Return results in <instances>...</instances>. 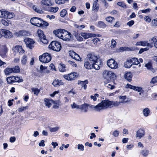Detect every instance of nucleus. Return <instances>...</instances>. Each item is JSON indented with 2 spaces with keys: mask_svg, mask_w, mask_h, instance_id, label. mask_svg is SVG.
Returning <instances> with one entry per match:
<instances>
[{
  "mask_svg": "<svg viewBox=\"0 0 157 157\" xmlns=\"http://www.w3.org/2000/svg\"><path fill=\"white\" fill-rule=\"evenodd\" d=\"M76 75V73H71L67 75H63V78L65 79L68 81H72L74 80Z\"/></svg>",
  "mask_w": 157,
  "mask_h": 157,
  "instance_id": "nucleus-14",
  "label": "nucleus"
},
{
  "mask_svg": "<svg viewBox=\"0 0 157 157\" xmlns=\"http://www.w3.org/2000/svg\"><path fill=\"white\" fill-rule=\"evenodd\" d=\"M88 60L94 65V68L96 70H99L101 63V61L99 56L94 54L90 53L87 55L86 58Z\"/></svg>",
  "mask_w": 157,
  "mask_h": 157,
  "instance_id": "nucleus-1",
  "label": "nucleus"
},
{
  "mask_svg": "<svg viewBox=\"0 0 157 157\" xmlns=\"http://www.w3.org/2000/svg\"><path fill=\"white\" fill-rule=\"evenodd\" d=\"M106 87L110 90H113L115 88V86L112 85L110 84H108L106 86Z\"/></svg>",
  "mask_w": 157,
  "mask_h": 157,
  "instance_id": "nucleus-63",
  "label": "nucleus"
},
{
  "mask_svg": "<svg viewBox=\"0 0 157 157\" xmlns=\"http://www.w3.org/2000/svg\"><path fill=\"white\" fill-rule=\"evenodd\" d=\"M41 19L37 17H33L30 21L32 25L38 27H40V25L41 24Z\"/></svg>",
  "mask_w": 157,
  "mask_h": 157,
  "instance_id": "nucleus-10",
  "label": "nucleus"
},
{
  "mask_svg": "<svg viewBox=\"0 0 157 157\" xmlns=\"http://www.w3.org/2000/svg\"><path fill=\"white\" fill-rule=\"evenodd\" d=\"M28 108L27 106H25V107L21 106L18 109V111L19 112H21L23 110L26 109Z\"/></svg>",
  "mask_w": 157,
  "mask_h": 157,
  "instance_id": "nucleus-64",
  "label": "nucleus"
},
{
  "mask_svg": "<svg viewBox=\"0 0 157 157\" xmlns=\"http://www.w3.org/2000/svg\"><path fill=\"white\" fill-rule=\"evenodd\" d=\"M44 102L45 106L48 108H50L52 105V103H55V101L51 99L48 98H45L44 99Z\"/></svg>",
  "mask_w": 157,
  "mask_h": 157,
  "instance_id": "nucleus-24",
  "label": "nucleus"
},
{
  "mask_svg": "<svg viewBox=\"0 0 157 157\" xmlns=\"http://www.w3.org/2000/svg\"><path fill=\"white\" fill-rule=\"evenodd\" d=\"M77 148L78 150L81 151H82L84 150V146L82 144H78L77 145Z\"/></svg>",
  "mask_w": 157,
  "mask_h": 157,
  "instance_id": "nucleus-57",
  "label": "nucleus"
},
{
  "mask_svg": "<svg viewBox=\"0 0 157 157\" xmlns=\"http://www.w3.org/2000/svg\"><path fill=\"white\" fill-rule=\"evenodd\" d=\"M71 38V33L68 31L64 30L60 38L64 41H70Z\"/></svg>",
  "mask_w": 157,
  "mask_h": 157,
  "instance_id": "nucleus-9",
  "label": "nucleus"
},
{
  "mask_svg": "<svg viewBox=\"0 0 157 157\" xmlns=\"http://www.w3.org/2000/svg\"><path fill=\"white\" fill-rule=\"evenodd\" d=\"M84 66L86 69H91L92 68H94V65L88 60L86 58L84 63Z\"/></svg>",
  "mask_w": 157,
  "mask_h": 157,
  "instance_id": "nucleus-20",
  "label": "nucleus"
},
{
  "mask_svg": "<svg viewBox=\"0 0 157 157\" xmlns=\"http://www.w3.org/2000/svg\"><path fill=\"white\" fill-rule=\"evenodd\" d=\"M140 154L143 157H146L149 154V151L148 150L143 149L141 150Z\"/></svg>",
  "mask_w": 157,
  "mask_h": 157,
  "instance_id": "nucleus-33",
  "label": "nucleus"
},
{
  "mask_svg": "<svg viewBox=\"0 0 157 157\" xmlns=\"http://www.w3.org/2000/svg\"><path fill=\"white\" fill-rule=\"evenodd\" d=\"M74 26L75 28H76L78 29L79 30H81L82 29H84L85 27V25H78L77 24H75L74 25Z\"/></svg>",
  "mask_w": 157,
  "mask_h": 157,
  "instance_id": "nucleus-51",
  "label": "nucleus"
},
{
  "mask_svg": "<svg viewBox=\"0 0 157 157\" xmlns=\"http://www.w3.org/2000/svg\"><path fill=\"white\" fill-rule=\"evenodd\" d=\"M40 61L44 63H48L51 59V57L50 55L47 53H44L41 56L39 57Z\"/></svg>",
  "mask_w": 157,
  "mask_h": 157,
  "instance_id": "nucleus-4",
  "label": "nucleus"
},
{
  "mask_svg": "<svg viewBox=\"0 0 157 157\" xmlns=\"http://www.w3.org/2000/svg\"><path fill=\"white\" fill-rule=\"evenodd\" d=\"M56 3L59 5L63 4L65 2L64 0H55Z\"/></svg>",
  "mask_w": 157,
  "mask_h": 157,
  "instance_id": "nucleus-52",
  "label": "nucleus"
},
{
  "mask_svg": "<svg viewBox=\"0 0 157 157\" xmlns=\"http://www.w3.org/2000/svg\"><path fill=\"white\" fill-rule=\"evenodd\" d=\"M47 69V67H44L42 65H41L40 67V72L41 73H43L44 72L45 70H46Z\"/></svg>",
  "mask_w": 157,
  "mask_h": 157,
  "instance_id": "nucleus-62",
  "label": "nucleus"
},
{
  "mask_svg": "<svg viewBox=\"0 0 157 157\" xmlns=\"http://www.w3.org/2000/svg\"><path fill=\"white\" fill-rule=\"evenodd\" d=\"M117 5L122 8H126L127 6L123 2H119L117 3Z\"/></svg>",
  "mask_w": 157,
  "mask_h": 157,
  "instance_id": "nucleus-48",
  "label": "nucleus"
},
{
  "mask_svg": "<svg viewBox=\"0 0 157 157\" xmlns=\"http://www.w3.org/2000/svg\"><path fill=\"white\" fill-rule=\"evenodd\" d=\"M29 58L27 55H23L21 59V64L22 66H27L29 62Z\"/></svg>",
  "mask_w": 157,
  "mask_h": 157,
  "instance_id": "nucleus-16",
  "label": "nucleus"
},
{
  "mask_svg": "<svg viewBox=\"0 0 157 157\" xmlns=\"http://www.w3.org/2000/svg\"><path fill=\"white\" fill-rule=\"evenodd\" d=\"M49 48L54 51L59 52L61 48V45L58 42L52 41L49 45Z\"/></svg>",
  "mask_w": 157,
  "mask_h": 157,
  "instance_id": "nucleus-3",
  "label": "nucleus"
},
{
  "mask_svg": "<svg viewBox=\"0 0 157 157\" xmlns=\"http://www.w3.org/2000/svg\"><path fill=\"white\" fill-rule=\"evenodd\" d=\"M24 41L27 47L30 49L34 47L35 42L32 39L29 38H26Z\"/></svg>",
  "mask_w": 157,
  "mask_h": 157,
  "instance_id": "nucleus-12",
  "label": "nucleus"
},
{
  "mask_svg": "<svg viewBox=\"0 0 157 157\" xmlns=\"http://www.w3.org/2000/svg\"><path fill=\"white\" fill-rule=\"evenodd\" d=\"M110 101L109 100L102 101L100 103L96 106L92 105L91 107L94 108L96 111H100L102 109H105L107 108L111 107Z\"/></svg>",
  "mask_w": 157,
  "mask_h": 157,
  "instance_id": "nucleus-2",
  "label": "nucleus"
},
{
  "mask_svg": "<svg viewBox=\"0 0 157 157\" xmlns=\"http://www.w3.org/2000/svg\"><path fill=\"white\" fill-rule=\"evenodd\" d=\"M12 71L13 70H12V68L7 67L5 69L4 72L6 75H8L11 73H13Z\"/></svg>",
  "mask_w": 157,
  "mask_h": 157,
  "instance_id": "nucleus-37",
  "label": "nucleus"
},
{
  "mask_svg": "<svg viewBox=\"0 0 157 157\" xmlns=\"http://www.w3.org/2000/svg\"><path fill=\"white\" fill-rule=\"evenodd\" d=\"M33 9L36 12L40 13H43V11L42 10H40L38 9V8H37V7H36L35 6H33Z\"/></svg>",
  "mask_w": 157,
  "mask_h": 157,
  "instance_id": "nucleus-61",
  "label": "nucleus"
},
{
  "mask_svg": "<svg viewBox=\"0 0 157 157\" xmlns=\"http://www.w3.org/2000/svg\"><path fill=\"white\" fill-rule=\"evenodd\" d=\"M118 98L120 100L119 102L120 104H125L130 101L129 99L127 98L126 96H119Z\"/></svg>",
  "mask_w": 157,
  "mask_h": 157,
  "instance_id": "nucleus-23",
  "label": "nucleus"
},
{
  "mask_svg": "<svg viewBox=\"0 0 157 157\" xmlns=\"http://www.w3.org/2000/svg\"><path fill=\"white\" fill-rule=\"evenodd\" d=\"M132 65V64L130 59H128L124 63V67L126 68H129Z\"/></svg>",
  "mask_w": 157,
  "mask_h": 157,
  "instance_id": "nucleus-31",
  "label": "nucleus"
},
{
  "mask_svg": "<svg viewBox=\"0 0 157 157\" xmlns=\"http://www.w3.org/2000/svg\"><path fill=\"white\" fill-rule=\"evenodd\" d=\"M88 105L85 103L80 105L79 109L82 112L86 113L88 111Z\"/></svg>",
  "mask_w": 157,
  "mask_h": 157,
  "instance_id": "nucleus-26",
  "label": "nucleus"
},
{
  "mask_svg": "<svg viewBox=\"0 0 157 157\" xmlns=\"http://www.w3.org/2000/svg\"><path fill=\"white\" fill-rule=\"evenodd\" d=\"M67 13V11L65 9H63L60 12V14L61 17H64Z\"/></svg>",
  "mask_w": 157,
  "mask_h": 157,
  "instance_id": "nucleus-50",
  "label": "nucleus"
},
{
  "mask_svg": "<svg viewBox=\"0 0 157 157\" xmlns=\"http://www.w3.org/2000/svg\"><path fill=\"white\" fill-rule=\"evenodd\" d=\"M126 88L133 90L140 93H142L144 92V90L142 87L132 86L129 84H127L126 85Z\"/></svg>",
  "mask_w": 157,
  "mask_h": 157,
  "instance_id": "nucleus-15",
  "label": "nucleus"
},
{
  "mask_svg": "<svg viewBox=\"0 0 157 157\" xmlns=\"http://www.w3.org/2000/svg\"><path fill=\"white\" fill-rule=\"evenodd\" d=\"M145 67H146L147 68L152 71L153 72L154 71V69L152 67V64L150 62H148L147 63L145 64Z\"/></svg>",
  "mask_w": 157,
  "mask_h": 157,
  "instance_id": "nucleus-42",
  "label": "nucleus"
},
{
  "mask_svg": "<svg viewBox=\"0 0 157 157\" xmlns=\"http://www.w3.org/2000/svg\"><path fill=\"white\" fill-rule=\"evenodd\" d=\"M157 82V76L152 78L150 82V83L154 84Z\"/></svg>",
  "mask_w": 157,
  "mask_h": 157,
  "instance_id": "nucleus-60",
  "label": "nucleus"
},
{
  "mask_svg": "<svg viewBox=\"0 0 157 157\" xmlns=\"http://www.w3.org/2000/svg\"><path fill=\"white\" fill-rule=\"evenodd\" d=\"M59 10V8L57 7H51L50 8L49 11L51 12L55 13L56 12Z\"/></svg>",
  "mask_w": 157,
  "mask_h": 157,
  "instance_id": "nucleus-46",
  "label": "nucleus"
},
{
  "mask_svg": "<svg viewBox=\"0 0 157 157\" xmlns=\"http://www.w3.org/2000/svg\"><path fill=\"white\" fill-rule=\"evenodd\" d=\"M68 62L71 65L72 67H77V64H76L75 62L73 61H71L70 60H68Z\"/></svg>",
  "mask_w": 157,
  "mask_h": 157,
  "instance_id": "nucleus-53",
  "label": "nucleus"
},
{
  "mask_svg": "<svg viewBox=\"0 0 157 157\" xmlns=\"http://www.w3.org/2000/svg\"><path fill=\"white\" fill-rule=\"evenodd\" d=\"M98 0H94L93 6V9L96 11H98L99 7L98 3Z\"/></svg>",
  "mask_w": 157,
  "mask_h": 157,
  "instance_id": "nucleus-34",
  "label": "nucleus"
},
{
  "mask_svg": "<svg viewBox=\"0 0 157 157\" xmlns=\"http://www.w3.org/2000/svg\"><path fill=\"white\" fill-rule=\"evenodd\" d=\"M32 90L34 92V94L36 95H37L40 91V89L36 88H32Z\"/></svg>",
  "mask_w": 157,
  "mask_h": 157,
  "instance_id": "nucleus-49",
  "label": "nucleus"
},
{
  "mask_svg": "<svg viewBox=\"0 0 157 157\" xmlns=\"http://www.w3.org/2000/svg\"><path fill=\"white\" fill-rule=\"evenodd\" d=\"M98 26L101 28H104L106 27V25L103 22L100 21L98 22Z\"/></svg>",
  "mask_w": 157,
  "mask_h": 157,
  "instance_id": "nucleus-45",
  "label": "nucleus"
},
{
  "mask_svg": "<svg viewBox=\"0 0 157 157\" xmlns=\"http://www.w3.org/2000/svg\"><path fill=\"white\" fill-rule=\"evenodd\" d=\"M107 64L108 66L112 69H115L118 67L117 63L113 59H109L107 61Z\"/></svg>",
  "mask_w": 157,
  "mask_h": 157,
  "instance_id": "nucleus-7",
  "label": "nucleus"
},
{
  "mask_svg": "<svg viewBox=\"0 0 157 157\" xmlns=\"http://www.w3.org/2000/svg\"><path fill=\"white\" fill-rule=\"evenodd\" d=\"M6 10L4 9L0 10V17L6 18Z\"/></svg>",
  "mask_w": 157,
  "mask_h": 157,
  "instance_id": "nucleus-40",
  "label": "nucleus"
},
{
  "mask_svg": "<svg viewBox=\"0 0 157 157\" xmlns=\"http://www.w3.org/2000/svg\"><path fill=\"white\" fill-rule=\"evenodd\" d=\"M80 34L85 39H87L92 37H95L96 36V35L95 34L85 32H82Z\"/></svg>",
  "mask_w": 157,
  "mask_h": 157,
  "instance_id": "nucleus-21",
  "label": "nucleus"
},
{
  "mask_svg": "<svg viewBox=\"0 0 157 157\" xmlns=\"http://www.w3.org/2000/svg\"><path fill=\"white\" fill-rule=\"evenodd\" d=\"M0 23L4 25L5 26H7L9 25L8 23L4 19H2L0 21Z\"/></svg>",
  "mask_w": 157,
  "mask_h": 157,
  "instance_id": "nucleus-54",
  "label": "nucleus"
},
{
  "mask_svg": "<svg viewBox=\"0 0 157 157\" xmlns=\"http://www.w3.org/2000/svg\"><path fill=\"white\" fill-rule=\"evenodd\" d=\"M66 67L65 65L62 63H60L58 67L59 70L62 72H64L66 71Z\"/></svg>",
  "mask_w": 157,
  "mask_h": 157,
  "instance_id": "nucleus-36",
  "label": "nucleus"
},
{
  "mask_svg": "<svg viewBox=\"0 0 157 157\" xmlns=\"http://www.w3.org/2000/svg\"><path fill=\"white\" fill-rule=\"evenodd\" d=\"M13 73H17L20 71V69L18 66H16L12 68Z\"/></svg>",
  "mask_w": 157,
  "mask_h": 157,
  "instance_id": "nucleus-43",
  "label": "nucleus"
},
{
  "mask_svg": "<svg viewBox=\"0 0 157 157\" xmlns=\"http://www.w3.org/2000/svg\"><path fill=\"white\" fill-rule=\"evenodd\" d=\"M6 80L8 83L9 84L15 82H20L23 81V80L22 78H20L19 77L16 76L9 77L6 78Z\"/></svg>",
  "mask_w": 157,
  "mask_h": 157,
  "instance_id": "nucleus-6",
  "label": "nucleus"
},
{
  "mask_svg": "<svg viewBox=\"0 0 157 157\" xmlns=\"http://www.w3.org/2000/svg\"><path fill=\"white\" fill-rule=\"evenodd\" d=\"M130 59L132 65H137L139 63V61L138 60V59L136 58H132Z\"/></svg>",
  "mask_w": 157,
  "mask_h": 157,
  "instance_id": "nucleus-39",
  "label": "nucleus"
},
{
  "mask_svg": "<svg viewBox=\"0 0 157 157\" xmlns=\"http://www.w3.org/2000/svg\"><path fill=\"white\" fill-rule=\"evenodd\" d=\"M42 5L50 6L53 5V3L52 0H42L40 2Z\"/></svg>",
  "mask_w": 157,
  "mask_h": 157,
  "instance_id": "nucleus-22",
  "label": "nucleus"
},
{
  "mask_svg": "<svg viewBox=\"0 0 157 157\" xmlns=\"http://www.w3.org/2000/svg\"><path fill=\"white\" fill-rule=\"evenodd\" d=\"M59 129V127L58 126L53 128H50L49 130L51 132H56L58 131Z\"/></svg>",
  "mask_w": 157,
  "mask_h": 157,
  "instance_id": "nucleus-47",
  "label": "nucleus"
},
{
  "mask_svg": "<svg viewBox=\"0 0 157 157\" xmlns=\"http://www.w3.org/2000/svg\"><path fill=\"white\" fill-rule=\"evenodd\" d=\"M41 23V24L40 25V27L47 26L49 25L48 22L43 21L42 19Z\"/></svg>",
  "mask_w": 157,
  "mask_h": 157,
  "instance_id": "nucleus-56",
  "label": "nucleus"
},
{
  "mask_svg": "<svg viewBox=\"0 0 157 157\" xmlns=\"http://www.w3.org/2000/svg\"><path fill=\"white\" fill-rule=\"evenodd\" d=\"M15 15L12 12L10 13L6 11V18L11 19Z\"/></svg>",
  "mask_w": 157,
  "mask_h": 157,
  "instance_id": "nucleus-38",
  "label": "nucleus"
},
{
  "mask_svg": "<svg viewBox=\"0 0 157 157\" xmlns=\"http://www.w3.org/2000/svg\"><path fill=\"white\" fill-rule=\"evenodd\" d=\"M8 51V49L6 45H0V55L1 56L3 57H6Z\"/></svg>",
  "mask_w": 157,
  "mask_h": 157,
  "instance_id": "nucleus-11",
  "label": "nucleus"
},
{
  "mask_svg": "<svg viewBox=\"0 0 157 157\" xmlns=\"http://www.w3.org/2000/svg\"><path fill=\"white\" fill-rule=\"evenodd\" d=\"M132 77V75L130 72H127L124 74V77L128 81H131Z\"/></svg>",
  "mask_w": 157,
  "mask_h": 157,
  "instance_id": "nucleus-30",
  "label": "nucleus"
},
{
  "mask_svg": "<svg viewBox=\"0 0 157 157\" xmlns=\"http://www.w3.org/2000/svg\"><path fill=\"white\" fill-rule=\"evenodd\" d=\"M151 24L153 26H157V18L153 19L151 21Z\"/></svg>",
  "mask_w": 157,
  "mask_h": 157,
  "instance_id": "nucleus-58",
  "label": "nucleus"
},
{
  "mask_svg": "<svg viewBox=\"0 0 157 157\" xmlns=\"http://www.w3.org/2000/svg\"><path fill=\"white\" fill-rule=\"evenodd\" d=\"M142 113L144 117H147L150 114V109L148 108H144L143 110Z\"/></svg>",
  "mask_w": 157,
  "mask_h": 157,
  "instance_id": "nucleus-29",
  "label": "nucleus"
},
{
  "mask_svg": "<svg viewBox=\"0 0 157 157\" xmlns=\"http://www.w3.org/2000/svg\"><path fill=\"white\" fill-rule=\"evenodd\" d=\"M52 84L55 86H58L61 85H63L64 84V83L61 80L57 79L54 81L52 83Z\"/></svg>",
  "mask_w": 157,
  "mask_h": 157,
  "instance_id": "nucleus-28",
  "label": "nucleus"
},
{
  "mask_svg": "<svg viewBox=\"0 0 157 157\" xmlns=\"http://www.w3.org/2000/svg\"><path fill=\"white\" fill-rule=\"evenodd\" d=\"M69 54L70 56L72 58L76 60L79 61H80L81 59V58L79 56L73 51H69Z\"/></svg>",
  "mask_w": 157,
  "mask_h": 157,
  "instance_id": "nucleus-19",
  "label": "nucleus"
},
{
  "mask_svg": "<svg viewBox=\"0 0 157 157\" xmlns=\"http://www.w3.org/2000/svg\"><path fill=\"white\" fill-rule=\"evenodd\" d=\"M99 96V95L98 94H95L94 96L91 95L90 96V98L93 99L94 101H96L97 100V98Z\"/></svg>",
  "mask_w": 157,
  "mask_h": 157,
  "instance_id": "nucleus-59",
  "label": "nucleus"
},
{
  "mask_svg": "<svg viewBox=\"0 0 157 157\" xmlns=\"http://www.w3.org/2000/svg\"><path fill=\"white\" fill-rule=\"evenodd\" d=\"M104 78L107 80L114 78L116 77L115 74L113 72L108 70L104 71L102 73Z\"/></svg>",
  "mask_w": 157,
  "mask_h": 157,
  "instance_id": "nucleus-5",
  "label": "nucleus"
},
{
  "mask_svg": "<svg viewBox=\"0 0 157 157\" xmlns=\"http://www.w3.org/2000/svg\"><path fill=\"white\" fill-rule=\"evenodd\" d=\"M26 34L27 33L24 30H22L15 33L14 35L17 36H24L26 35Z\"/></svg>",
  "mask_w": 157,
  "mask_h": 157,
  "instance_id": "nucleus-32",
  "label": "nucleus"
},
{
  "mask_svg": "<svg viewBox=\"0 0 157 157\" xmlns=\"http://www.w3.org/2000/svg\"><path fill=\"white\" fill-rule=\"evenodd\" d=\"M37 33L40 40L43 43L47 44L48 43V40L46 39L45 36L44 34L43 31L40 29H38L37 31Z\"/></svg>",
  "mask_w": 157,
  "mask_h": 157,
  "instance_id": "nucleus-8",
  "label": "nucleus"
},
{
  "mask_svg": "<svg viewBox=\"0 0 157 157\" xmlns=\"http://www.w3.org/2000/svg\"><path fill=\"white\" fill-rule=\"evenodd\" d=\"M145 132L144 130L142 128L139 129L136 132V138L140 139L145 136Z\"/></svg>",
  "mask_w": 157,
  "mask_h": 157,
  "instance_id": "nucleus-18",
  "label": "nucleus"
},
{
  "mask_svg": "<svg viewBox=\"0 0 157 157\" xmlns=\"http://www.w3.org/2000/svg\"><path fill=\"white\" fill-rule=\"evenodd\" d=\"M80 106V105H77L75 103H73L71 105V106L72 109H79Z\"/></svg>",
  "mask_w": 157,
  "mask_h": 157,
  "instance_id": "nucleus-55",
  "label": "nucleus"
},
{
  "mask_svg": "<svg viewBox=\"0 0 157 157\" xmlns=\"http://www.w3.org/2000/svg\"><path fill=\"white\" fill-rule=\"evenodd\" d=\"M74 35L78 41H82L83 40V38L80 36L79 33L77 32H75Z\"/></svg>",
  "mask_w": 157,
  "mask_h": 157,
  "instance_id": "nucleus-44",
  "label": "nucleus"
},
{
  "mask_svg": "<svg viewBox=\"0 0 157 157\" xmlns=\"http://www.w3.org/2000/svg\"><path fill=\"white\" fill-rule=\"evenodd\" d=\"M110 101V103L111 105V107H113V106H117L121 104L119 101Z\"/></svg>",
  "mask_w": 157,
  "mask_h": 157,
  "instance_id": "nucleus-41",
  "label": "nucleus"
},
{
  "mask_svg": "<svg viewBox=\"0 0 157 157\" xmlns=\"http://www.w3.org/2000/svg\"><path fill=\"white\" fill-rule=\"evenodd\" d=\"M14 52L16 53L18 52L20 55H22L25 54V51L21 46L17 45L14 48Z\"/></svg>",
  "mask_w": 157,
  "mask_h": 157,
  "instance_id": "nucleus-17",
  "label": "nucleus"
},
{
  "mask_svg": "<svg viewBox=\"0 0 157 157\" xmlns=\"http://www.w3.org/2000/svg\"><path fill=\"white\" fill-rule=\"evenodd\" d=\"M63 31H64V29H59L54 31L53 33L56 36L60 38Z\"/></svg>",
  "mask_w": 157,
  "mask_h": 157,
  "instance_id": "nucleus-25",
  "label": "nucleus"
},
{
  "mask_svg": "<svg viewBox=\"0 0 157 157\" xmlns=\"http://www.w3.org/2000/svg\"><path fill=\"white\" fill-rule=\"evenodd\" d=\"M150 42L154 44L155 47L157 48V36H155L150 39L149 40Z\"/></svg>",
  "mask_w": 157,
  "mask_h": 157,
  "instance_id": "nucleus-27",
  "label": "nucleus"
},
{
  "mask_svg": "<svg viewBox=\"0 0 157 157\" xmlns=\"http://www.w3.org/2000/svg\"><path fill=\"white\" fill-rule=\"evenodd\" d=\"M2 32L1 33L3 34V37L6 38L10 39L13 37V34L9 30L6 29H2Z\"/></svg>",
  "mask_w": 157,
  "mask_h": 157,
  "instance_id": "nucleus-13",
  "label": "nucleus"
},
{
  "mask_svg": "<svg viewBox=\"0 0 157 157\" xmlns=\"http://www.w3.org/2000/svg\"><path fill=\"white\" fill-rule=\"evenodd\" d=\"M142 43V46H147V47H149L150 48H152L153 47V45L152 44V43H148L147 41H141Z\"/></svg>",
  "mask_w": 157,
  "mask_h": 157,
  "instance_id": "nucleus-35",
  "label": "nucleus"
}]
</instances>
